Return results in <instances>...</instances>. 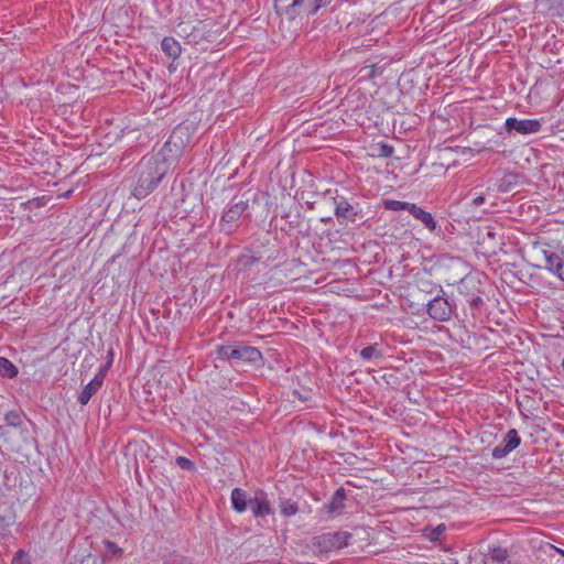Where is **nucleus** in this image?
<instances>
[{
	"instance_id": "24",
	"label": "nucleus",
	"mask_w": 564,
	"mask_h": 564,
	"mask_svg": "<svg viewBox=\"0 0 564 564\" xmlns=\"http://www.w3.org/2000/svg\"><path fill=\"white\" fill-rule=\"evenodd\" d=\"M232 354H234V346H231V345L219 346L217 349V356H218V358H220L223 360L231 361Z\"/></svg>"
},
{
	"instance_id": "13",
	"label": "nucleus",
	"mask_w": 564,
	"mask_h": 564,
	"mask_svg": "<svg viewBox=\"0 0 564 564\" xmlns=\"http://www.w3.org/2000/svg\"><path fill=\"white\" fill-rule=\"evenodd\" d=\"M232 509L239 513L245 512L250 506L251 498L248 497L247 491L241 488H235L231 491Z\"/></svg>"
},
{
	"instance_id": "34",
	"label": "nucleus",
	"mask_w": 564,
	"mask_h": 564,
	"mask_svg": "<svg viewBox=\"0 0 564 564\" xmlns=\"http://www.w3.org/2000/svg\"><path fill=\"white\" fill-rule=\"evenodd\" d=\"M510 182H507L506 178L501 180V183L499 184V189L502 192H507L509 189Z\"/></svg>"
},
{
	"instance_id": "38",
	"label": "nucleus",
	"mask_w": 564,
	"mask_h": 564,
	"mask_svg": "<svg viewBox=\"0 0 564 564\" xmlns=\"http://www.w3.org/2000/svg\"><path fill=\"white\" fill-rule=\"evenodd\" d=\"M330 220V218H322V221Z\"/></svg>"
},
{
	"instance_id": "17",
	"label": "nucleus",
	"mask_w": 564,
	"mask_h": 564,
	"mask_svg": "<svg viewBox=\"0 0 564 564\" xmlns=\"http://www.w3.org/2000/svg\"><path fill=\"white\" fill-rule=\"evenodd\" d=\"M304 0H275V6L278 3H288L284 8V13L289 19H295L300 14V7L303 4Z\"/></svg>"
},
{
	"instance_id": "12",
	"label": "nucleus",
	"mask_w": 564,
	"mask_h": 564,
	"mask_svg": "<svg viewBox=\"0 0 564 564\" xmlns=\"http://www.w3.org/2000/svg\"><path fill=\"white\" fill-rule=\"evenodd\" d=\"M541 12L564 19V0H536Z\"/></svg>"
},
{
	"instance_id": "14",
	"label": "nucleus",
	"mask_w": 564,
	"mask_h": 564,
	"mask_svg": "<svg viewBox=\"0 0 564 564\" xmlns=\"http://www.w3.org/2000/svg\"><path fill=\"white\" fill-rule=\"evenodd\" d=\"M410 214L417 220L422 221L423 225L430 230L435 231L437 228V223L433 218L432 214L424 210L423 208L413 204L410 207Z\"/></svg>"
},
{
	"instance_id": "19",
	"label": "nucleus",
	"mask_w": 564,
	"mask_h": 564,
	"mask_svg": "<svg viewBox=\"0 0 564 564\" xmlns=\"http://www.w3.org/2000/svg\"><path fill=\"white\" fill-rule=\"evenodd\" d=\"M19 370L9 359L0 357V376L7 379H13L18 376Z\"/></svg>"
},
{
	"instance_id": "33",
	"label": "nucleus",
	"mask_w": 564,
	"mask_h": 564,
	"mask_svg": "<svg viewBox=\"0 0 564 564\" xmlns=\"http://www.w3.org/2000/svg\"><path fill=\"white\" fill-rule=\"evenodd\" d=\"M562 281H564V261L562 260V262L560 263V265L557 267V271L555 273Z\"/></svg>"
},
{
	"instance_id": "21",
	"label": "nucleus",
	"mask_w": 564,
	"mask_h": 564,
	"mask_svg": "<svg viewBox=\"0 0 564 564\" xmlns=\"http://www.w3.org/2000/svg\"><path fill=\"white\" fill-rule=\"evenodd\" d=\"M412 203L408 202H400L394 199H387L383 202V206L387 210H408L410 213V207L412 206Z\"/></svg>"
},
{
	"instance_id": "20",
	"label": "nucleus",
	"mask_w": 564,
	"mask_h": 564,
	"mask_svg": "<svg viewBox=\"0 0 564 564\" xmlns=\"http://www.w3.org/2000/svg\"><path fill=\"white\" fill-rule=\"evenodd\" d=\"M545 269L552 273H556L557 267L562 262V258L554 252L543 251Z\"/></svg>"
},
{
	"instance_id": "10",
	"label": "nucleus",
	"mask_w": 564,
	"mask_h": 564,
	"mask_svg": "<svg viewBox=\"0 0 564 564\" xmlns=\"http://www.w3.org/2000/svg\"><path fill=\"white\" fill-rule=\"evenodd\" d=\"M333 200L335 206V216L339 224H344V221L354 223L356 220L358 213L345 197L336 196L333 198Z\"/></svg>"
},
{
	"instance_id": "26",
	"label": "nucleus",
	"mask_w": 564,
	"mask_h": 564,
	"mask_svg": "<svg viewBox=\"0 0 564 564\" xmlns=\"http://www.w3.org/2000/svg\"><path fill=\"white\" fill-rule=\"evenodd\" d=\"M11 564H31L29 556L22 551L19 550L13 556Z\"/></svg>"
},
{
	"instance_id": "15",
	"label": "nucleus",
	"mask_w": 564,
	"mask_h": 564,
	"mask_svg": "<svg viewBox=\"0 0 564 564\" xmlns=\"http://www.w3.org/2000/svg\"><path fill=\"white\" fill-rule=\"evenodd\" d=\"M162 51L171 58H176L181 54L180 43L171 36H166L161 42Z\"/></svg>"
},
{
	"instance_id": "3",
	"label": "nucleus",
	"mask_w": 564,
	"mask_h": 564,
	"mask_svg": "<svg viewBox=\"0 0 564 564\" xmlns=\"http://www.w3.org/2000/svg\"><path fill=\"white\" fill-rule=\"evenodd\" d=\"M0 436L3 438L8 448L29 458L31 452L35 448L36 441L28 426L21 429H2Z\"/></svg>"
},
{
	"instance_id": "35",
	"label": "nucleus",
	"mask_w": 564,
	"mask_h": 564,
	"mask_svg": "<svg viewBox=\"0 0 564 564\" xmlns=\"http://www.w3.org/2000/svg\"><path fill=\"white\" fill-rule=\"evenodd\" d=\"M242 259L245 260L243 263L246 265L252 264L256 261L254 257L252 256H246Z\"/></svg>"
},
{
	"instance_id": "18",
	"label": "nucleus",
	"mask_w": 564,
	"mask_h": 564,
	"mask_svg": "<svg viewBox=\"0 0 564 564\" xmlns=\"http://www.w3.org/2000/svg\"><path fill=\"white\" fill-rule=\"evenodd\" d=\"M508 551L501 546H495L489 550L487 561H492L496 564H509Z\"/></svg>"
},
{
	"instance_id": "22",
	"label": "nucleus",
	"mask_w": 564,
	"mask_h": 564,
	"mask_svg": "<svg viewBox=\"0 0 564 564\" xmlns=\"http://www.w3.org/2000/svg\"><path fill=\"white\" fill-rule=\"evenodd\" d=\"M360 356L365 360H370L372 358H381L382 352L377 348V345H370L361 349Z\"/></svg>"
},
{
	"instance_id": "5",
	"label": "nucleus",
	"mask_w": 564,
	"mask_h": 564,
	"mask_svg": "<svg viewBox=\"0 0 564 564\" xmlns=\"http://www.w3.org/2000/svg\"><path fill=\"white\" fill-rule=\"evenodd\" d=\"M429 316L437 322H446L453 314L452 304L443 295L437 294L427 303Z\"/></svg>"
},
{
	"instance_id": "2",
	"label": "nucleus",
	"mask_w": 564,
	"mask_h": 564,
	"mask_svg": "<svg viewBox=\"0 0 564 564\" xmlns=\"http://www.w3.org/2000/svg\"><path fill=\"white\" fill-rule=\"evenodd\" d=\"M351 538L352 534L346 531L321 533L311 538L306 550L316 556L326 555L347 546Z\"/></svg>"
},
{
	"instance_id": "6",
	"label": "nucleus",
	"mask_w": 564,
	"mask_h": 564,
	"mask_svg": "<svg viewBox=\"0 0 564 564\" xmlns=\"http://www.w3.org/2000/svg\"><path fill=\"white\" fill-rule=\"evenodd\" d=\"M505 127L509 133L517 132L519 134H531L539 132L542 124L538 119L519 120L511 117L506 120Z\"/></svg>"
},
{
	"instance_id": "28",
	"label": "nucleus",
	"mask_w": 564,
	"mask_h": 564,
	"mask_svg": "<svg viewBox=\"0 0 564 564\" xmlns=\"http://www.w3.org/2000/svg\"><path fill=\"white\" fill-rule=\"evenodd\" d=\"M9 532V523L0 516V539L7 536Z\"/></svg>"
},
{
	"instance_id": "29",
	"label": "nucleus",
	"mask_w": 564,
	"mask_h": 564,
	"mask_svg": "<svg viewBox=\"0 0 564 564\" xmlns=\"http://www.w3.org/2000/svg\"><path fill=\"white\" fill-rule=\"evenodd\" d=\"M325 4H326L325 0H313V4H312L308 13L315 14Z\"/></svg>"
},
{
	"instance_id": "1",
	"label": "nucleus",
	"mask_w": 564,
	"mask_h": 564,
	"mask_svg": "<svg viewBox=\"0 0 564 564\" xmlns=\"http://www.w3.org/2000/svg\"><path fill=\"white\" fill-rule=\"evenodd\" d=\"M184 137H187V128L177 126L162 147L160 153L151 158H143L139 162L137 166L138 181L132 189V195L135 198H145L158 187L169 170L166 163L167 155L173 150L180 153L184 149L186 144Z\"/></svg>"
},
{
	"instance_id": "8",
	"label": "nucleus",
	"mask_w": 564,
	"mask_h": 564,
	"mask_svg": "<svg viewBox=\"0 0 564 564\" xmlns=\"http://www.w3.org/2000/svg\"><path fill=\"white\" fill-rule=\"evenodd\" d=\"M261 360L262 355L258 348L242 344L234 345L231 362L236 365H240L241 362L258 364Z\"/></svg>"
},
{
	"instance_id": "32",
	"label": "nucleus",
	"mask_w": 564,
	"mask_h": 564,
	"mask_svg": "<svg viewBox=\"0 0 564 564\" xmlns=\"http://www.w3.org/2000/svg\"><path fill=\"white\" fill-rule=\"evenodd\" d=\"M484 203H485V196L484 195L476 196L475 198H473V202H471V204L474 206H480Z\"/></svg>"
},
{
	"instance_id": "30",
	"label": "nucleus",
	"mask_w": 564,
	"mask_h": 564,
	"mask_svg": "<svg viewBox=\"0 0 564 564\" xmlns=\"http://www.w3.org/2000/svg\"><path fill=\"white\" fill-rule=\"evenodd\" d=\"M469 305L471 308L478 310L484 305V300L480 296H473L469 300Z\"/></svg>"
},
{
	"instance_id": "27",
	"label": "nucleus",
	"mask_w": 564,
	"mask_h": 564,
	"mask_svg": "<svg viewBox=\"0 0 564 564\" xmlns=\"http://www.w3.org/2000/svg\"><path fill=\"white\" fill-rule=\"evenodd\" d=\"M393 147L388 143H379V155L382 158H390L393 154Z\"/></svg>"
},
{
	"instance_id": "11",
	"label": "nucleus",
	"mask_w": 564,
	"mask_h": 564,
	"mask_svg": "<svg viewBox=\"0 0 564 564\" xmlns=\"http://www.w3.org/2000/svg\"><path fill=\"white\" fill-rule=\"evenodd\" d=\"M105 369H100L99 372L84 387L83 391L78 395V402L82 405H86L91 397L101 388L105 379Z\"/></svg>"
},
{
	"instance_id": "4",
	"label": "nucleus",
	"mask_w": 564,
	"mask_h": 564,
	"mask_svg": "<svg viewBox=\"0 0 564 564\" xmlns=\"http://www.w3.org/2000/svg\"><path fill=\"white\" fill-rule=\"evenodd\" d=\"M248 209V199H238L237 196L234 197L223 213L219 221L220 230L227 234L234 232L237 223L243 217V214Z\"/></svg>"
},
{
	"instance_id": "23",
	"label": "nucleus",
	"mask_w": 564,
	"mask_h": 564,
	"mask_svg": "<svg viewBox=\"0 0 564 564\" xmlns=\"http://www.w3.org/2000/svg\"><path fill=\"white\" fill-rule=\"evenodd\" d=\"M280 508L281 513L285 517L294 516L299 510L297 503L292 500L282 501Z\"/></svg>"
},
{
	"instance_id": "16",
	"label": "nucleus",
	"mask_w": 564,
	"mask_h": 564,
	"mask_svg": "<svg viewBox=\"0 0 564 564\" xmlns=\"http://www.w3.org/2000/svg\"><path fill=\"white\" fill-rule=\"evenodd\" d=\"M345 499H346V491L343 487H340L333 495L332 500L328 505V511L333 513V512H338L341 509H344Z\"/></svg>"
},
{
	"instance_id": "7",
	"label": "nucleus",
	"mask_w": 564,
	"mask_h": 564,
	"mask_svg": "<svg viewBox=\"0 0 564 564\" xmlns=\"http://www.w3.org/2000/svg\"><path fill=\"white\" fill-rule=\"evenodd\" d=\"M521 443L517 430L511 429L507 432L503 440L492 449L491 456L495 459H501L516 449Z\"/></svg>"
},
{
	"instance_id": "9",
	"label": "nucleus",
	"mask_w": 564,
	"mask_h": 564,
	"mask_svg": "<svg viewBox=\"0 0 564 564\" xmlns=\"http://www.w3.org/2000/svg\"><path fill=\"white\" fill-rule=\"evenodd\" d=\"M249 508L256 518H265L273 512L268 494L262 489L254 491Z\"/></svg>"
},
{
	"instance_id": "36",
	"label": "nucleus",
	"mask_w": 564,
	"mask_h": 564,
	"mask_svg": "<svg viewBox=\"0 0 564 564\" xmlns=\"http://www.w3.org/2000/svg\"><path fill=\"white\" fill-rule=\"evenodd\" d=\"M556 552H557L558 554H561V555L564 557V550H562V549H557V547H556Z\"/></svg>"
},
{
	"instance_id": "25",
	"label": "nucleus",
	"mask_w": 564,
	"mask_h": 564,
	"mask_svg": "<svg viewBox=\"0 0 564 564\" xmlns=\"http://www.w3.org/2000/svg\"><path fill=\"white\" fill-rule=\"evenodd\" d=\"M175 463L181 469H184V470H194L195 469V464L187 457L178 456V457H176Z\"/></svg>"
},
{
	"instance_id": "31",
	"label": "nucleus",
	"mask_w": 564,
	"mask_h": 564,
	"mask_svg": "<svg viewBox=\"0 0 564 564\" xmlns=\"http://www.w3.org/2000/svg\"><path fill=\"white\" fill-rule=\"evenodd\" d=\"M107 546H108L109 552H111L112 554L121 553V549H119V547H118L115 543H112V542H107Z\"/></svg>"
},
{
	"instance_id": "37",
	"label": "nucleus",
	"mask_w": 564,
	"mask_h": 564,
	"mask_svg": "<svg viewBox=\"0 0 564 564\" xmlns=\"http://www.w3.org/2000/svg\"><path fill=\"white\" fill-rule=\"evenodd\" d=\"M438 288H440V293L444 294L443 288L441 285Z\"/></svg>"
}]
</instances>
